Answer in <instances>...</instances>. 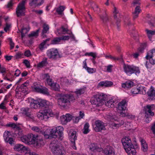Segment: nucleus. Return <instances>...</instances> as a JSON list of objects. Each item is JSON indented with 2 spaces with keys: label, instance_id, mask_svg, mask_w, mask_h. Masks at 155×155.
I'll use <instances>...</instances> for the list:
<instances>
[{
  "label": "nucleus",
  "instance_id": "obj_28",
  "mask_svg": "<svg viewBox=\"0 0 155 155\" xmlns=\"http://www.w3.org/2000/svg\"><path fill=\"white\" fill-rule=\"evenodd\" d=\"M41 113L45 114H47V115L50 116L51 117L53 116V114L52 110L47 108V107L45 108Z\"/></svg>",
  "mask_w": 155,
  "mask_h": 155
},
{
  "label": "nucleus",
  "instance_id": "obj_45",
  "mask_svg": "<svg viewBox=\"0 0 155 155\" xmlns=\"http://www.w3.org/2000/svg\"><path fill=\"white\" fill-rule=\"evenodd\" d=\"M148 23L151 27L153 28L155 26V20L153 17H152L151 20H149Z\"/></svg>",
  "mask_w": 155,
  "mask_h": 155
},
{
  "label": "nucleus",
  "instance_id": "obj_62",
  "mask_svg": "<svg viewBox=\"0 0 155 155\" xmlns=\"http://www.w3.org/2000/svg\"><path fill=\"white\" fill-rule=\"evenodd\" d=\"M124 22L125 24L128 26L131 25L130 21L128 18H125L124 20Z\"/></svg>",
  "mask_w": 155,
  "mask_h": 155
},
{
  "label": "nucleus",
  "instance_id": "obj_15",
  "mask_svg": "<svg viewBox=\"0 0 155 155\" xmlns=\"http://www.w3.org/2000/svg\"><path fill=\"white\" fill-rule=\"evenodd\" d=\"M148 99L153 100L155 99V90L152 86H151L149 91L147 93Z\"/></svg>",
  "mask_w": 155,
  "mask_h": 155
},
{
  "label": "nucleus",
  "instance_id": "obj_5",
  "mask_svg": "<svg viewBox=\"0 0 155 155\" xmlns=\"http://www.w3.org/2000/svg\"><path fill=\"white\" fill-rule=\"evenodd\" d=\"M123 68L124 72L129 75H130L134 73L137 75L140 73L139 68L133 65H130L124 64Z\"/></svg>",
  "mask_w": 155,
  "mask_h": 155
},
{
  "label": "nucleus",
  "instance_id": "obj_55",
  "mask_svg": "<svg viewBox=\"0 0 155 155\" xmlns=\"http://www.w3.org/2000/svg\"><path fill=\"white\" fill-rule=\"evenodd\" d=\"M124 123V121L122 120H121L120 122L117 124H114V127H119L123 125Z\"/></svg>",
  "mask_w": 155,
  "mask_h": 155
},
{
  "label": "nucleus",
  "instance_id": "obj_47",
  "mask_svg": "<svg viewBox=\"0 0 155 155\" xmlns=\"http://www.w3.org/2000/svg\"><path fill=\"white\" fill-rule=\"evenodd\" d=\"M105 57L106 58H110L111 59H113V60H117L122 61L123 60L122 56V55L120 56V58L118 57L117 58H116L115 57L112 56L111 55H106L105 56Z\"/></svg>",
  "mask_w": 155,
  "mask_h": 155
},
{
  "label": "nucleus",
  "instance_id": "obj_20",
  "mask_svg": "<svg viewBox=\"0 0 155 155\" xmlns=\"http://www.w3.org/2000/svg\"><path fill=\"white\" fill-rule=\"evenodd\" d=\"M14 149L15 150L19 151L20 150L23 151V152L27 150V148L23 145L18 144H16L14 147Z\"/></svg>",
  "mask_w": 155,
  "mask_h": 155
},
{
  "label": "nucleus",
  "instance_id": "obj_50",
  "mask_svg": "<svg viewBox=\"0 0 155 155\" xmlns=\"http://www.w3.org/2000/svg\"><path fill=\"white\" fill-rule=\"evenodd\" d=\"M140 0H134L131 4L132 7H135V6H136L135 5L136 4L140 5Z\"/></svg>",
  "mask_w": 155,
  "mask_h": 155
},
{
  "label": "nucleus",
  "instance_id": "obj_63",
  "mask_svg": "<svg viewBox=\"0 0 155 155\" xmlns=\"http://www.w3.org/2000/svg\"><path fill=\"white\" fill-rule=\"evenodd\" d=\"M86 69L87 71V72L89 73H93L95 71H94V69L93 68H91L87 67H86Z\"/></svg>",
  "mask_w": 155,
  "mask_h": 155
},
{
  "label": "nucleus",
  "instance_id": "obj_36",
  "mask_svg": "<svg viewBox=\"0 0 155 155\" xmlns=\"http://www.w3.org/2000/svg\"><path fill=\"white\" fill-rule=\"evenodd\" d=\"M11 135L10 132L8 131H5V132L4 133L3 137L5 142L9 139V137H11Z\"/></svg>",
  "mask_w": 155,
  "mask_h": 155
},
{
  "label": "nucleus",
  "instance_id": "obj_41",
  "mask_svg": "<svg viewBox=\"0 0 155 155\" xmlns=\"http://www.w3.org/2000/svg\"><path fill=\"white\" fill-rule=\"evenodd\" d=\"M40 31V29L37 30L35 31H33L30 34L28 35V37L31 38L32 37H37L38 36V32Z\"/></svg>",
  "mask_w": 155,
  "mask_h": 155
},
{
  "label": "nucleus",
  "instance_id": "obj_42",
  "mask_svg": "<svg viewBox=\"0 0 155 155\" xmlns=\"http://www.w3.org/2000/svg\"><path fill=\"white\" fill-rule=\"evenodd\" d=\"M42 87L41 86H36L35 85H34L32 87V89L34 91L39 93L40 92Z\"/></svg>",
  "mask_w": 155,
  "mask_h": 155
},
{
  "label": "nucleus",
  "instance_id": "obj_2",
  "mask_svg": "<svg viewBox=\"0 0 155 155\" xmlns=\"http://www.w3.org/2000/svg\"><path fill=\"white\" fill-rule=\"evenodd\" d=\"M107 98L105 97L104 94L96 95L94 97L91 98V102L93 104L97 106H101L104 103L105 105L109 107H113L114 106L113 103L114 102L111 100H109L106 101Z\"/></svg>",
  "mask_w": 155,
  "mask_h": 155
},
{
  "label": "nucleus",
  "instance_id": "obj_61",
  "mask_svg": "<svg viewBox=\"0 0 155 155\" xmlns=\"http://www.w3.org/2000/svg\"><path fill=\"white\" fill-rule=\"evenodd\" d=\"M60 37L61 40H67L70 38V37L69 36H63Z\"/></svg>",
  "mask_w": 155,
  "mask_h": 155
},
{
  "label": "nucleus",
  "instance_id": "obj_12",
  "mask_svg": "<svg viewBox=\"0 0 155 155\" xmlns=\"http://www.w3.org/2000/svg\"><path fill=\"white\" fill-rule=\"evenodd\" d=\"M90 5L91 8L93 9L94 12L98 14L100 12V9L99 8V6L96 4L94 1L90 0L88 4L86 5Z\"/></svg>",
  "mask_w": 155,
  "mask_h": 155
},
{
  "label": "nucleus",
  "instance_id": "obj_27",
  "mask_svg": "<svg viewBox=\"0 0 155 155\" xmlns=\"http://www.w3.org/2000/svg\"><path fill=\"white\" fill-rule=\"evenodd\" d=\"M24 113V114L27 116L28 117H29L30 119H34V117L30 113L31 110L30 109L28 108H24L23 110Z\"/></svg>",
  "mask_w": 155,
  "mask_h": 155
},
{
  "label": "nucleus",
  "instance_id": "obj_31",
  "mask_svg": "<svg viewBox=\"0 0 155 155\" xmlns=\"http://www.w3.org/2000/svg\"><path fill=\"white\" fill-rule=\"evenodd\" d=\"M38 100H34L30 104V106L31 108L36 109L39 108Z\"/></svg>",
  "mask_w": 155,
  "mask_h": 155
},
{
  "label": "nucleus",
  "instance_id": "obj_19",
  "mask_svg": "<svg viewBox=\"0 0 155 155\" xmlns=\"http://www.w3.org/2000/svg\"><path fill=\"white\" fill-rule=\"evenodd\" d=\"M68 31V29L67 28H64L63 26H62L57 29L56 34L58 35H61L62 34H65Z\"/></svg>",
  "mask_w": 155,
  "mask_h": 155
},
{
  "label": "nucleus",
  "instance_id": "obj_37",
  "mask_svg": "<svg viewBox=\"0 0 155 155\" xmlns=\"http://www.w3.org/2000/svg\"><path fill=\"white\" fill-rule=\"evenodd\" d=\"M149 56L155 58V49H153L151 51L147 52V55L146 57L147 59L148 60V59Z\"/></svg>",
  "mask_w": 155,
  "mask_h": 155
},
{
  "label": "nucleus",
  "instance_id": "obj_14",
  "mask_svg": "<svg viewBox=\"0 0 155 155\" xmlns=\"http://www.w3.org/2000/svg\"><path fill=\"white\" fill-rule=\"evenodd\" d=\"M121 142L124 148L133 145L131 140L129 137H125L123 138L121 140Z\"/></svg>",
  "mask_w": 155,
  "mask_h": 155
},
{
  "label": "nucleus",
  "instance_id": "obj_16",
  "mask_svg": "<svg viewBox=\"0 0 155 155\" xmlns=\"http://www.w3.org/2000/svg\"><path fill=\"white\" fill-rule=\"evenodd\" d=\"M77 133L76 131L73 129L70 130L68 133L69 138L71 140V141L74 143V144H75V141L77 139Z\"/></svg>",
  "mask_w": 155,
  "mask_h": 155
},
{
  "label": "nucleus",
  "instance_id": "obj_6",
  "mask_svg": "<svg viewBox=\"0 0 155 155\" xmlns=\"http://www.w3.org/2000/svg\"><path fill=\"white\" fill-rule=\"evenodd\" d=\"M155 108V106L154 104L147 105L144 107V110L145 112V117H146L145 121L148 123L150 122L149 118H150L151 116L154 115V113L152 111Z\"/></svg>",
  "mask_w": 155,
  "mask_h": 155
},
{
  "label": "nucleus",
  "instance_id": "obj_4",
  "mask_svg": "<svg viewBox=\"0 0 155 155\" xmlns=\"http://www.w3.org/2000/svg\"><path fill=\"white\" fill-rule=\"evenodd\" d=\"M51 151L54 155H63L64 151L61 146L56 139H54L50 143Z\"/></svg>",
  "mask_w": 155,
  "mask_h": 155
},
{
  "label": "nucleus",
  "instance_id": "obj_38",
  "mask_svg": "<svg viewBox=\"0 0 155 155\" xmlns=\"http://www.w3.org/2000/svg\"><path fill=\"white\" fill-rule=\"evenodd\" d=\"M42 27V32H43V33H47L49 29V25L45 23H44Z\"/></svg>",
  "mask_w": 155,
  "mask_h": 155
},
{
  "label": "nucleus",
  "instance_id": "obj_57",
  "mask_svg": "<svg viewBox=\"0 0 155 155\" xmlns=\"http://www.w3.org/2000/svg\"><path fill=\"white\" fill-rule=\"evenodd\" d=\"M8 39L10 41V49H12L14 47L15 44L13 42L12 39L11 38H9Z\"/></svg>",
  "mask_w": 155,
  "mask_h": 155
},
{
  "label": "nucleus",
  "instance_id": "obj_39",
  "mask_svg": "<svg viewBox=\"0 0 155 155\" xmlns=\"http://www.w3.org/2000/svg\"><path fill=\"white\" fill-rule=\"evenodd\" d=\"M65 8V7L63 6H60L59 7L56 8V11L58 14L61 15L62 14Z\"/></svg>",
  "mask_w": 155,
  "mask_h": 155
},
{
  "label": "nucleus",
  "instance_id": "obj_58",
  "mask_svg": "<svg viewBox=\"0 0 155 155\" xmlns=\"http://www.w3.org/2000/svg\"><path fill=\"white\" fill-rule=\"evenodd\" d=\"M21 36L22 38H23L25 36V34L27 33V30L26 28H22L21 31Z\"/></svg>",
  "mask_w": 155,
  "mask_h": 155
},
{
  "label": "nucleus",
  "instance_id": "obj_32",
  "mask_svg": "<svg viewBox=\"0 0 155 155\" xmlns=\"http://www.w3.org/2000/svg\"><path fill=\"white\" fill-rule=\"evenodd\" d=\"M90 149L92 151H97L98 152L100 151L101 149L94 143L91 144L90 146Z\"/></svg>",
  "mask_w": 155,
  "mask_h": 155
},
{
  "label": "nucleus",
  "instance_id": "obj_44",
  "mask_svg": "<svg viewBox=\"0 0 155 155\" xmlns=\"http://www.w3.org/2000/svg\"><path fill=\"white\" fill-rule=\"evenodd\" d=\"M46 81L48 84L51 87H54V86H56V84L52 82V80L50 79V78H48Z\"/></svg>",
  "mask_w": 155,
  "mask_h": 155
},
{
  "label": "nucleus",
  "instance_id": "obj_49",
  "mask_svg": "<svg viewBox=\"0 0 155 155\" xmlns=\"http://www.w3.org/2000/svg\"><path fill=\"white\" fill-rule=\"evenodd\" d=\"M6 142L7 143H8L11 145H14L15 143V140L11 137H9V139Z\"/></svg>",
  "mask_w": 155,
  "mask_h": 155
},
{
  "label": "nucleus",
  "instance_id": "obj_34",
  "mask_svg": "<svg viewBox=\"0 0 155 155\" xmlns=\"http://www.w3.org/2000/svg\"><path fill=\"white\" fill-rule=\"evenodd\" d=\"M89 124L87 122L86 123L84 124L83 128L84 130L83 131V133L84 134H86L89 132L90 130L89 129Z\"/></svg>",
  "mask_w": 155,
  "mask_h": 155
},
{
  "label": "nucleus",
  "instance_id": "obj_48",
  "mask_svg": "<svg viewBox=\"0 0 155 155\" xmlns=\"http://www.w3.org/2000/svg\"><path fill=\"white\" fill-rule=\"evenodd\" d=\"M85 89L84 88H81L79 89H77V91L75 92V93L78 95H80L85 92Z\"/></svg>",
  "mask_w": 155,
  "mask_h": 155
},
{
  "label": "nucleus",
  "instance_id": "obj_21",
  "mask_svg": "<svg viewBox=\"0 0 155 155\" xmlns=\"http://www.w3.org/2000/svg\"><path fill=\"white\" fill-rule=\"evenodd\" d=\"M120 15H114V21L117 26V29L119 30L121 20L120 18Z\"/></svg>",
  "mask_w": 155,
  "mask_h": 155
},
{
  "label": "nucleus",
  "instance_id": "obj_22",
  "mask_svg": "<svg viewBox=\"0 0 155 155\" xmlns=\"http://www.w3.org/2000/svg\"><path fill=\"white\" fill-rule=\"evenodd\" d=\"M126 101H122L119 103L118 104V110H124L126 108Z\"/></svg>",
  "mask_w": 155,
  "mask_h": 155
},
{
  "label": "nucleus",
  "instance_id": "obj_11",
  "mask_svg": "<svg viewBox=\"0 0 155 155\" xmlns=\"http://www.w3.org/2000/svg\"><path fill=\"white\" fill-rule=\"evenodd\" d=\"M73 116L70 114H67L65 115H63L61 117L60 119L61 123L65 124L72 119Z\"/></svg>",
  "mask_w": 155,
  "mask_h": 155
},
{
  "label": "nucleus",
  "instance_id": "obj_60",
  "mask_svg": "<svg viewBox=\"0 0 155 155\" xmlns=\"http://www.w3.org/2000/svg\"><path fill=\"white\" fill-rule=\"evenodd\" d=\"M81 119L79 117L73 116L72 120H74V122L75 123H77L79 121L80 119Z\"/></svg>",
  "mask_w": 155,
  "mask_h": 155
},
{
  "label": "nucleus",
  "instance_id": "obj_13",
  "mask_svg": "<svg viewBox=\"0 0 155 155\" xmlns=\"http://www.w3.org/2000/svg\"><path fill=\"white\" fill-rule=\"evenodd\" d=\"M136 146V145L134 146L133 145L130 147L129 146L124 148L128 155H136L137 153L136 150V148L135 147Z\"/></svg>",
  "mask_w": 155,
  "mask_h": 155
},
{
  "label": "nucleus",
  "instance_id": "obj_43",
  "mask_svg": "<svg viewBox=\"0 0 155 155\" xmlns=\"http://www.w3.org/2000/svg\"><path fill=\"white\" fill-rule=\"evenodd\" d=\"M40 93L48 96L50 95L48 89L45 87H42Z\"/></svg>",
  "mask_w": 155,
  "mask_h": 155
},
{
  "label": "nucleus",
  "instance_id": "obj_53",
  "mask_svg": "<svg viewBox=\"0 0 155 155\" xmlns=\"http://www.w3.org/2000/svg\"><path fill=\"white\" fill-rule=\"evenodd\" d=\"M31 129L33 130L35 132H38V133H42V131H41V129L39 127H36V126L33 127H32Z\"/></svg>",
  "mask_w": 155,
  "mask_h": 155
},
{
  "label": "nucleus",
  "instance_id": "obj_9",
  "mask_svg": "<svg viewBox=\"0 0 155 155\" xmlns=\"http://www.w3.org/2000/svg\"><path fill=\"white\" fill-rule=\"evenodd\" d=\"M105 124L101 120H98L95 121L94 127L95 131L100 132L102 130H105Z\"/></svg>",
  "mask_w": 155,
  "mask_h": 155
},
{
  "label": "nucleus",
  "instance_id": "obj_59",
  "mask_svg": "<svg viewBox=\"0 0 155 155\" xmlns=\"http://www.w3.org/2000/svg\"><path fill=\"white\" fill-rule=\"evenodd\" d=\"M5 27L4 28V30L5 32H7L8 30L11 26V25L8 24L7 23H6L5 24Z\"/></svg>",
  "mask_w": 155,
  "mask_h": 155
},
{
  "label": "nucleus",
  "instance_id": "obj_25",
  "mask_svg": "<svg viewBox=\"0 0 155 155\" xmlns=\"http://www.w3.org/2000/svg\"><path fill=\"white\" fill-rule=\"evenodd\" d=\"M113 84V83L111 81H101L98 84V85L101 86H104L105 87H110Z\"/></svg>",
  "mask_w": 155,
  "mask_h": 155
},
{
  "label": "nucleus",
  "instance_id": "obj_54",
  "mask_svg": "<svg viewBox=\"0 0 155 155\" xmlns=\"http://www.w3.org/2000/svg\"><path fill=\"white\" fill-rule=\"evenodd\" d=\"M142 145L143 150L144 152L146 151L147 150L148 148L147 144L146 142H144V143L142 144Z\"/></svg>",
  "mask_w": 155,
  "mask_h": 155
},
{
  "label": "nucleus",
  "instance_id": "obj_52",
  "mask_svg": "<svg viewBox=\"0 0 155 155\" xmlns=\"http://www.w3.org/2000/svg\"><path fill=\"white\" fill-rule=\"evenodd\" d=\"M85 55L91 56L93 57V58H95L96 57V54L92 52L86 53H85Z\"/></svg>",
  "mask_w": 155,
  "mask_h": 155
},
{
  "label": "nucleus",
  "instance_id": "obj_17",
  "mask_svg": "<svg viewBox=\"0 0 155 155\" xmlns=\"http://www.w3.org/2000/svg\"><path fill=\"white\" fill-rule=\"evenodd\" d=\"M105 155H114L115 151L114 148L112 147L107 146L104 150Z\"/></svg>",
  "mask_w": 155,
  "mask_h": 155
},
{
  "label": "nucleus",
  "instance_id": "obj_26",
  "mask_svg": "<svg viewBox=\"0 0 155 155\" xmlns=\"http://www.w3.org/2000/svg\"><path fill=\"white\" fill-rule=\"evenodd\" d=\"M38 117L41 120H47L49 118V116L47 114H45L40 112L38 113L37 114Z\"/></svg>",
  "mask_w": 155,
  "mask_h": 155
},
{
  "label": "nucleus",
  "instance_id": "obj_18",
  "mask_svg": "<svg viewBox=\"0 0 155 155\" xmlns=\"http://www.w3.org/2000/svg\"><path fill=\"white\" fill-rule=\"evenodd\" d=\"M140 5L136 4L135 6V8L134 9V11L132 12L133 17L134 20L138 17V15L141 12V10L140 9Z\"/></svg>",
  "mask_w": 155,
  "mask_h": 155
},
{
  "label": "nucleus",
  "instance_id": "obj_24",
  "mask_svg": "<svg viewBox=\"0 0 155 155\" xmlns=\"http://www.w3.org/2000/svg\"><path fill=\"white\" fill-rule=\"evenodd\" d=\"M39 108H41L43 107L46 108L48 106V101L45 100H38Z\"/></svg>",
  "mask_w": 155,
  "mask_h": 155
},
{
  "label": "nucleus",
  "instance_id": "obj_64",
  "mask_svg": "<svg viewBox=\"0 0 155 155\" xmlns=\"http://www.w3.org/2000/svg\"><path fill=\"white\" fill-rule=\"evenodd\" d=\"M25 155H38L35 153L31 152L29 151H27V152L25 153Z\"/></svg>",
  "mask_w": 155,
  "mask_h": 155
},
{
  "label": "nucleus",
  "instance_id": "obj_46",
  "mask_svg": "<svg viewBox=\"0 0 155 155\" xmlns=\"http://www.w3.org/2000/svg\"><path fill=\"white\" fill-rule=\"evenodd\" d=\"M61 39L60 37H56L54 38L51 41V44H56L61 41Z\"/></svg>",
  "mask_w": 155,
  "mask_h": 155
},
{
  "label": "nucleus",
  "instance_id": "obj_8",
  "mask_svg": "<svg viewBox=\"0 0 155 155\" xmlns=\"http://www.w3.org/2000/svg\"><path fill=\"white\" fill-rule=\"evenodd\" d=\"M25 1L23 0L21 3H19L16 8V13L18 17L25 15L24 11L25 8Z\"/></svg>",
  "mask_w": 155,
  "mask_h": 155
},
{
  "label": "nucleus",
  "instance_id": "obj_1",
  "mask_svg": "<svg viewBox=\"0 0 155 155\" xmlns=\"http://www.w3.org/2000/svg\"><path fill=\"white\" fill-rule=\"evenodd\" d=\"M22 130H20L15 134L18 137H20L21 141L29 145L34 144L37 148H39L44 145L42 137L37 135L30 134L22 136Z\"/></svg>",
  "mask_w": 155,
  "mask_h": 155
},
{
  "label": "nucleus",
  "instance_id": "obj_7",
  "mask_svg": "<svg viewBox=\"0 0 155 155\" xmlns=\"http://www.w3.org/2000/svg\"><path fill=\"white\" fill-rule=\"evenodd\" d=\"M47 54L49 58L55 60L62 57V55L59 54L57 49L53 48L48 50Z\"/></svg>",
  "mask_w": 155,
  "mask_h": 155
},
{
  "label": "nucleus",
  "instance_id": "obj_35",
  "mask_svg": "<svg viewBox=\"0 0 155 155\" xmlns=\"http://www.w3.org/2000/svg\"><path fill=\"white\" fill-rule=\"evenodd\" d=\"M140 87H134L132 88L131 90V92L132 94H137L138 93H140Z\"/></svg>",
  "mask_w": 155,
  "mask_h": 155
},
{
  "label": "nucleus",
  "instance_id": "obj_33",
  "mask_svg": "<svg viewBox=\"0 0 155 155\" xmlns=\"http://www.w3.org/2000/svg\"><path fill=\"white\" fill-rule=\"evenodd\" d=\"M47 60V58H44L43 61L38 64L37 67H42L46 66L48 64Z\"/></svg>",
  "mask_w": 155,
  "mask_h": 155
},
{
  "label": "nucleus",
  "instance_id": "obj_3",
  "mask_svg": "<svg viewBox=\"0 0 155 155\" xmlns=\"http://www.w3.org/2000/svg\"><path fill=\"white\" fill-rule=\"evenodd\" d=\"M75 100L74 97L72 94H60L58 96V104L65 108L71 102H74Z\"/></svg>",
  "mask_w": 155,
  "mask_h": 155
},
{
  "label": "nucleus",
  "instance_id": "obj_51",
  "mask_svg": "<svg viewBox=\"0 0 155 155\" xmlns=\"http://www.w3.org/2000/svg\"><path fill=\"white\" fill-rule=\"evenodd\" d=\"M149 60L150 63L152 64H155V58L149 56L148 59Z\"/></svg>",
  "mask_w": 155,
  "mask_h": 155
},
{
  "label": "nucleus",
  "instance_id": "obj_10",
  "mask_svg": "<svg viewBox=\"0 0 155 155\" xmlns=\"http://www.w3.org/2000/svg\"><path fill=\"white\" fill-rule=\"evenodd\" d=\"M64 130L63 127L61 126H59L55 128L52 129V134H53V138H57L58 136L59 137L62 136L63 134V131Z\"/></svg>",
  "mask_w": 155,
  "mask_h": 155
},
{
  "label": "nucleus",
  "instance_id": "obj_40",
  "mask_svg": "<svg viewBox=\"0 0 155 155\" xmlns=\"http://www.w3.org/2000/svg\"><path fill=\"white\" fill-rule=\"evenodd\" d=\"M43 134L45 137L46 139H51L53 138V134H52V130H51L50 132H49V134H46V132H44Z\"/></svg>",
  "mask_w": 155,
  "mask_h": 155
},
{
  "label": "nucleus",
  "instance_id": "obj_29",
  "mask_svg": "<svg viewBox=\"0 0 155 155\" xmlns=\"http://www.w3.org/2000/svg\"><path fill=\"white\" fill-rule=\"evenodd\" d=\"M99 16L103 22L105 24L109 20V18L106 13H105V15H100Z\"/></svg>",
  "mask_w": 155,
  "mask_h": 155
},
{
  "label": "nucleus",
  "instance_id": "obj_23",
  "mask_svg": "<svg viewBox=\"0 0 155 155\" xmlns=\"http://www.w3.org/2000/svg\"><path fill=\"white\" fill-rule=\"evenodd\" d=\"M44 2V0H30L29 5L31 6H32L37 4V6H40L42 5Z\"/></svg>",
  "mask_w": 155,
  "mask_h": 155
},
{
  "label": "nucleus",
  "instance_id": "obj_56",
  "mask_svg": "<svg viewBox=\"0 0 155 155\" xmlns=\"http://www.w3.org/2000/svg\"><path fill=\"white\" fill-rule=\"evenodd\" d=\"M41 78L43 80L46 79V80H47V79L49 78H50L48 74H42L41 76Z\"/></svg>",
  "mask_w": 155,
  "mask_h": 155
},
{
  "label": "nucleus",
  "instance_id": "obj_30",
  "mask_svg": "<svg viewBox=\"0 0 155 155\" xmlns=\"http://www.w3.org/2000/svg\"><path fill=\"white\" fill-rule=\"evenodd\" d=\"M133 86V83L132 81H127L125 83L122 84V87L124 88H129L132 87Z\"/></svg>",
  "mask_w": 155,
  "mask_h": 155
}]
</instances>
